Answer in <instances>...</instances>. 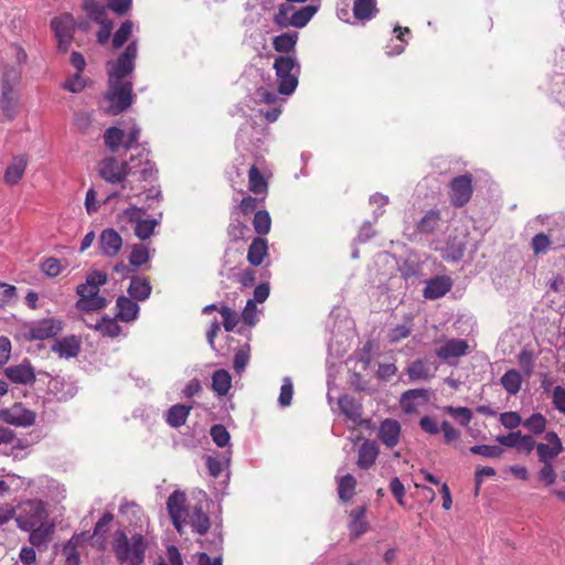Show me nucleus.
<instances>
[{
  "label": "nucleus",
  "instance_id": "obj_1",
  "mask_svg": "<svg viewBox=\"0 0 565 565\" xmlns=\"http://www.w3.org/2000/svg\"><path fill=\"white\" fill-rule=\"evenodd\" d=\"M111 545L119 564L141 565L145 562L148 544L142 534L135 533L129 539L125 531L118 530Z\"/></svg>",
  "mask_w": 565,
  "mask_h": 565
},
{
  "label": "nucleus",
  "instance_id": "obj_2",
  "mask_svg": "<svg viewBox=\"0 0 565 565\" xmlns=\"http://www.w3.org/2000/svg\"><path fill=\"white\" fill-rule=\"evenodd\" d=\"M107 282V274L100 270H94L86 277V281L76 288L79 299L76 301V308L81 311H96L107 306L105 297L99 295V287Z\"/></svg>",
  "mask_w": 565,
  "mask_h": 565
},
{
  "label": "nucleus",
  "instance_id": "obj_3",
  "mask_svg": "<svg viewBox=\"0 0 565 565\" xmlns=\"http://www.w3.org/2000/svg\"><path fill=\"white\" fill-rule=\"evenodd\" d=\"M352 387L353 373L347 365L340 367L329 381L328 397L332 399L337 395L340 414L348 424L353 422V398L348 393L341 394L340 391H350Z\"/></svg>",
  "mask_w": 565,
  "mask_h": 565
},
{
  "label": "nucleus",
  "instance_id": "obj_4",
  "mask_svg": "<svg viewBox=\"0 0 565 565\" xmlns=\"http://www.w3.org/2000/svg\"><path fill=\"white\" fill-rule=\"evenodd\" d=\"M274 70L276 72L278 92L281 95H290L298 86L300 65L296 58L289 55H279L275 58Z\"/></svg>",
  "mask_w": 565,
  "mask_h": 565
},
{
  "label": "nucleus",
  "instance_id": "obj_5",
  "mask_svg": "<svg viewBox=\"0 0 565 565\" xmlns=\"http://www.w3.org/2000/svg\"><path fill=\"white\" fill-rule=\"evenodd\" d=\"M136 158L131 156L130 162H118L115 158H106L99 162V175L109 183H121L129 175H135Z\"/></svg>",
  "mask_w": 565,
  "mask_h": 565
},
{
  "label": "nucleus",
  "instance_id": "obj_6",
  "mask_svg": "<svg viewBox=\"0 0 565 565\" xmlns=\"http://www.w3.org/2000/svg\"><path fill=\"white\" fill-rule=\"evenodd\" d=\"M109 89L107 99L109 100V113L118 115L130 107L132 103V84L126 81L108 79Z\"/></svg>",
  "mask_w": 565,
  "mask_h": 565
},
{
  "label": "nucleus",
  "instance_id": "obj_7",
  "mask_svg": "<svg viewBox=\"0 0 565 565\" xmlns=\"http://www.w3.org/2000/svg\"><path fill=\"white\" fill-rule=\"evenodd\" d=\"M49 519L47 511L42 501L29 500L21 504L15 518L18 526L23 531H30Z\"/></svg>",
  "mask_w": 565,
  "mask_h": 565
},
{
  "label": "nucleus",
  "instance_id": "obj_8",
  "mask_svg": "<svg viewBox=\"0 0 565 565\" xmlns=\"http://www.w3.org/2000/svg\"><path fill=\"white\" fill-rule=\"evenodd\" d=\"M138 47L137 41H131L125 51L111 63L108 70L109 79L124 81L135 70V61L137 58ZM110 65V63L108 64Z\"/></svg>",
  "mask_w": 565,
  "mask_h": 565
},
{
  "label": "nucleus",
  "instance_id": "obj_9",
  "mask_svg": "<svg viewBox=\"0 0 565 565\" xmlns=\"http://www.w3.org/2000/svg\"><path fill=\"white\" fill-rule=\"evenodd\" d=\"M472 193V174L469 172L455 177L449 183V201L454 207H463Z\"/></svg>",
  "mask_w": 565,
  "mask_h": 565
},
{
  "label": "nucleus",
  "instance_id": "obj_10",
  "mask_svg": "<svg viewBox=\"0 0 565 565\" xmlns=\"http://www.w3.org/2000/svg\"><path fill=\"white\" fill-rule=\"evenodd\" d=\"M51 28L57 39L58 50L64 53L67 52L75 33V20L73 15L64 13L60 17H55L51 21Z\"/></svg>",
  "mask_w": 565,
  "mask_h": 565
},
{
  "label": "nucleus",
  "instance_id": "obj_11",
  "mask_svg": "<svg viewBox=\"0 0 565 565\" xmlns=\"http://www.w3.org/2000/svg\"><path fill=\"white\" fill-rule=\"evenodd\" d=\"M0 419L17 427H30L35 423L36 414L15 403L10 408L0 412Z\"/></svg>",
  "mask_w": 565,
  "mask_h": 565
},
{
  "label": "nucleus",
  "instance_id": "obj_12",
  "mask_svg": "<svg viewBox=\"0 0 565 565\" xmlns=\"http://www.w3.org/2000/svg\"><path fill=\"white\" fill-rule=\"evenodd\" d=\"M63 327V321L58 319L47 318L40 320L30 328V338L33 340H46L60 333Z\"/></svg>",
  "mask_w": 565,
  "mask_h": 565
},
{
  "label": "nucleus",
  "instance_id": "obj_13",
  "mask_svg": "<svg viewBox=\"0 0 565 565\" xmlns=\"http://www.w3.org/2000/svg\"><path fill=\"white\" fill-rule=\"evenodd\" d=\"M452 280L447 275H437L426 280V287L423 290V296L429 300H436L444 297L451 290Z\"/></svg>",
  "mask_w": 565,
  "mask_h": 565
},
{
  "label": "nucleus",
  "instance_id": "obj_14",
  "mask_svg": "<svg viewBox=\"0 0 565 565\" xmlns=\"http://www.w3.org/2000/svg\"><path fill=\"white\" fill-rule=\"evenodd\" d=\"M467 248L465 235H449L446 239L443 258L447 262L458 263L463 258Z\"/></svg>",
  "mask_w": 565,
  "mask_h": 565
},
{
  "label": "nucleus",
  "instance_id": "obj_15",
  "mask_svg": "<svg viewBox=\"0 0 565 565\" xmlns=\"http://www.w3.org/2000/svg\"><path fill=\"white\" fill-rule=\"evenodd\" d=\"M136 158L135 166L136 171L135 175H131L136 181H150L153 180L157 174V169L154 163L148 158V151L145 149L140 150Z\"/></svg>",
  "mask_w": 565,
  "mask_h": 565
},
{
  "label": "nucleus",
  "instance_id": "obj_16",
  "mask_svg": "<svg viewBox=\"0 0 565 565\" xmlns=\"http://www.w3.org/2000/svg\"><path fill=\"white\" fill-rule=\"evenodd\" d=\"M401 430L402 427L398 420L386 418L381 423L379 438L387 448H393L399 441Z\"/></svg>",
  "mask_w": 565,
  "mask_h": 565
},
{
  "label": "nucleus",
  "instance_id": "obj_17",
  "mask_svg": "<svg viewBox=\"0 0 565 565\" xmlns=\"http://www.w3.org/2000/svg\"><path fill=\"white\" fill-rule=\"evenodd\" d=\"M4 373L13 383L26 385L32 384L35 381L34 369L26 360L18 365L7 367Z\"/></svg>",
  "mask_w": 565,
  "mask_h": 565
},
{
  "label": "nucleus",
  "instance_id": "obj_18",
  "mask_svg": "<svg viewBox=\"0 0 565 565\" xmlns=\"http://www.w3.org/2000/svg\"><path fill=\"white\" fill-rule=\"evenodd\" d=\"M26 167L28 157L25 154L14 156L4 171L3 182L11 186L18 184L22 180Z\"/></svg>",
  "mask_w": 565,
  "mask_h": 565
},
{
  "label": "nucleus",
  "instance_id": "obj_19",
  "mask_svg": "<svg viewBox=\"0 0 565 565\" xmlns=\"http://www.w3.org/2000/svg\"><path fill=\"white\" fill-rule=\"evenodd\" d=\"M55 530V523L50 521L49 519L41 523L40 525H35L31 529L29 541L32 546L41 547L46 546V544L52 540Z\"/></svg>",
  "mask_w": 565,
  "mask_h": 565
},
{
  "label": "nucleus",
  "instance_id": "obj_20",
  "mask_svg": "<svg viewBox=\"0 0 565 565\" xmlns=\"http://www.w3.org/2000/svg\"><path fill=\"white\" fill-rule=\"evenodd\" d=\"M99 244L103 254L114 257L122 247V238L114 228H106L100 234Z\"/></svg>",
  "mask_w": 565,
  "mask_h": 565
},
{
  "label": "nucleus",
  "instance_id": "obj_21",
  "mask_svg": "<svg viewBox=\"0 0 565 565\" xmlns=\"http://www.w3.org/2000/svg\"><path fill=\"white\" fill-rule=\"evenodd\" d=\"M440 222V210L431 209L416 222L415 232L420 235H433L438 230Z\"/></svg>",
  "mask_w": 565,
  "mask_h": 565
},
{
  "label": "nucleus",
  "instance_id": "obj_22",
  "mask_svg": "<svg viewBox=\"0 0 565 565\" xmlns=\"http://www.w3.org/2000/svg\"><path fill=\"white\" fill-rule=\"evenodd\" d=\"M469 352V344L462 339H450L437 349L436 354L439 359L447 361L450 358H460Z\"/></svg>",
  "mask_w": 565,
  "mask_h": 565
},
{
  "label": "nucleus",
  "instance_id": "obj_23",
  "mask_svg": "<svg viewBox=\"0 0 565 565\" xmlns=\"http://www.w3.org/2000/svg\"><path fill=\"white\" fill-rule=\"evenodd\" d=\"M417 398H420L423 404L427 403L429 401V391L426 388H412L402 394L399 403L405 414L417 413V407L414 403Z\"/></svg>",
  "mask_w": 565,
  "mask_h": 565
},
{
  "label": "nucleus",
  "instance_id": "obj_24",
  "mask_svg": "<svg viewBox=\"0 0 565 565\" xmlns=\"http://www.w3.org/2000/svg\"><path fill=\"white\" fill-rule=\"evenodd\" d=\"M52 351L57 353L60 358H75L81 351V341L75 335L65 337L52 345Z\"/></svg>",
  "mask_w": 565,
  "mask_h": 565
},
{
  "label": "nucleus",
  "instance_id": "obj_25",
  "mask_svg": "<svg viewBox=\"0 0 565 565\" xmlns=\"http://www.w3.org/2000/svg\"><path fill=\"white\" fill-rule=\"evenodd\" d=\"M118 312L116 318L124 322H130L137 319L139 306L131 298L119 296L116 301Z\"/></svg>",
  "mask_w": 565,
  "mask_h": 565
},
{
  "label": "nucleus",
  "instance_id": "obj_26",
  "mask_svg": "<svg viewBox=\"0 0 565 565\" xmlns=\"http://www.w3.org/2000/svg\"><path fill=\"white\" fill-rule=\"evenodd\" d=\"M380 448L376 441L365 440L360 449L358 461L355 462L361 469H369L374 465L376 457L379 456Z\"/></svg>",
  "mask_w": 565,
  "mask_h": 565
},
{
  "label": "nucleus",
  "instance_id": "obj_27",
  "mask_svg": "<svg viewBox=\"0 0 565 565\" xmlns=\"http://www.w3.org/2000/svg\"><path fill=\"white\" fill-rule=\"evenodd\" d=\"M188 523L191 525L193 531L199 535H205L210 527L211 521L209 515L203 511L201 505H195L191 513L188 514Z\"/></svg>",
  "mask_w": 565,
  "mask_h": 565
},
{
  "label": "nucleus",
  "instance_id": "obj_28",
  "mask_svg": "<svg viewBox=\"0 0 565 565\" xmlns=\"http://www.w3.org/2000/svg\"><path fill=\"white\" fill-rule=\"evenodd\" d=\"M19 94L15 89H1L0 106L3 115L12 120L17 116Z\"/></svg>",
  "mask_w": 565,
  "mask_h": 565
},
{
  "label": "nucleus",
  "instance_id": "obj_29",
  "mask_svg": "<svg viewBox=\"0 0 565 565\" xmlns=\"http://www.w3.org/2000/svg\"><path fill=\"white\" fill-rule=\"evenodd\" d=\"M151 290L152 287L148 278L135 276L130 280L128 294L132 299L143 301L149 298Z\"/></svg>",
  "mask_w": 565,
  "mask_h": 565
},
{
  "label": "nucleus",
  "instance_id": "obj_30",
  "mask_svg": "<svg viewBox=\"0 0 565 565\" xmlns=\"http://www.w3.org/2000/svg\"><path fill=\"white\" fill-rule=\"evenodd\" d=\"M186 495L181 490H174L167 500V510L171 519H177L178 515H185Z\"/></svg>",
  "mask_w": 565,
  "mask_h": 565
},
{
  "label": "nucleus",
  "instance_id": "obj_31",
  "mask_svg": "<svg viewBox=\"0 0 565 565\" xmlns=\"http://www.w3.org/2000/svg\"><path fill=\"white\" fill-rule=\"evenodd\" d=\"M267 241L263 237H255L247 252V260L252 266H259L267 255Z\"/></svg>",
  "mask_w": 565,
  "mask_h": 565
},
{
  "label": "nucleus",
  "instance_id": "obj_32",
  "mask_svg": "<svg viewBox=\"0 0 565 565\" xmlns=\"http://www.w3.org/2000/svg\"><path fill=\"white\" fill-rule=\"evenodd\" d=\"M191 409V406L175 404L168 409L166 420L171 427L179 428L185 424Z\"/></svg>",
  "mask_w": 565,
  "mask_h": 565
},
{
  "label": "nucleus",
  "instance_id": "obj_33",
  "mask_svg": "<svg viewBox=\"0 0 565 565\" xmlns=\"http://www.w3.org/2000/svg\"><path fill=\"white\" fill-rule=\"evenodd\" d=\"M379 11L376 0H355V20L370 21Z\"/></svg>",
  "mask_w": 565,
  "mask_h": 565
},
{
  "label": "nucleus",
  "instance_id": "obj_34",
  "mask_svg": "<svg viewBox=\"0 0 565 565\" xmlns=\"http://www.w3.org/2000/svg\"><path fill=\"white\" fill-rule=\"evenodd\" d=\"M232 387V377L226 370H217L212 375V390L218 395L224 396Z\"/></svg>",
  "mask_w": 565,
  "mask_h": 565
},
{
  "label": "nucleus",
  "instance_id": "obj_35",
  "mask_svg": "<svg viewBox=\"0 0 565 565\" xmlns=\"http://www.w3.org/2000/svg\"><path fill=\"white\" fill-rule=\"evenodd\" d=\"M248 189L254 194L266 193L268 189L267 181L255 164H253L248 171Z\"/></svg>",
  "mask_w": 565,
  "mask_h": 565
},
{
  "label": "nucleus",
  "instance_id": "obj_36",
  "mask_svg": "<svg viewBox=\"0 0 565 565\" xmlns=\"http://www.w3.org/2000/svg\"><path fill=\"white\" fill-rule=\"evenodd\" d=\"M318 11L317 6H306L295 11L288 19L287 24L295 28H303Z\"/></svg>",
  "mask_w": 565,
  "mask_h": 565
},
{
  "label": "nucleus",
  "instance_id": "obj_37",
  "mask_svg": "<svg viewBox=\"0 0 565 565\" xmlns=\"http://www.w3.org/2000/svg\"><path fill=\"white\" fill-rule=\"evenodd\" d=\"M89 328L98 331L103 337L116 338L121 333V327L116 319L103 317L95 326L88 324Z\"/></svg>",
  "mask_w": 565,
  "mask_h": 565
},
{
  "label": "nucleus",
  "instance_id": "obj_38",
  "mask_svg": "<svg viewBox=\"0 0 565 565\" xmlns=\"http://www.w3.org/2000/svg\"><path fill=\"white\" fill-rule=\"evenodd\" d=\"M500 382L510 395H515L521 388L522 376L518 370L511 369L502 375Z\"/></svg>",
  "mask_w": 565,
  "mask_h": 565
},
{
  "label": "nucleus",
  "instance_id": "obj_39",
  "mask_svg": "<svg viewBox=\"0 0 565 565\" xmlns=\"http://www.w3.org/2000/svg\"><path fill=\"white\" fill-rule=\"evenodd\" d=\"M406 373H407L411 382H416L419 380L427 381L433 376L429 372V367L425 365V363L422 359L414 360L407 366Z\"/></svg>",
  "mask_w": 565,
  "mask_h": 565
},
{
  "label": "nucleus",
  "instance_id": "obj_40",
  "mask_svg": "<svg viewBox=\"0 0 565 565\" xmlns=\"http://www.w3.org/2000/svg\"><path fill=\"white\" fill-rule=\"evenodd\" d=\"M297 39V33H282L274 38L273 46L277 52L288 54L295 50Z\"/></svg>",
  "mask_w": 565,
  "mask_h": 565
},
{
  "label": "nucleus",
  "instance_id": "obj_41",
  "mask_svg": "<svg viewBox=\"0 0 565 565\" xmlns=\"http://www.w3.org/2000/svg\"><path fill=\"white\" fill-rule=\"evenodd\" d=\"M443 412L456 418L461 426H468L472 419V411L465 406L447 405L443 407Z\"/></svg>",
  "mask_w": 565,
  "mask_h": 565
},
{
  "label": "nucleus",
  "instance_id": "obj_42",
  "mask_svg": "<svg viewBox=\"0 0 565 565\" xmlns=\"http://www.w3.org/2000/svg\"><path fill=\"white\" fill-rule=\"evenodd\" d=\"M253 226L257 234L266 235L271 227V218L266 210H258L254 214Z\"/></svg>",
  "mask_w": 565,
  "mask_h": 565
},
{
  "label": "nucleus",
  "instance_id": "obj_43",
  "mask_svg": "<svg viewBox=\"0 0 565 565\" xmlns=\"http://www.w3.org/2000/svg\"><path fill=\"white\" fill-rule=\"evenodd\" d=\"M125 132L117 127L108 128L104 134L105 145L113 151H117L120 145L124 146Z\"/></svg>",
  "mask_w": 565,
  "mask_h": 565
},
{
  "label": "nucleus",
  "instance_id": "obj_44",
  "mask_svg": "<svg viewBox=\"0 0 565 565\" xmlns=\"http://www.w3.org/2000/svg\"><path fill=\"white\" fill-rule=\"evenodd\" d=\"M522 425L534 435H541L545 431L547 420L541 413H533L529 418L523 420Z\"/></svg>",
  "mask_w": 565,
  "mask_h": 565
},
{
  "label": "nucleus",
  "instance_id": "obj_45",
  "mask_svg": "<svg viewBox=\"0 0 565 565\" xmlns=\"http://www.w3.org/2000/svg\"><path fill=\"white\" fill-rule=\"evenodd\" d=\"M83 9L95 22H102L106 18V7L96 0H83Z\"/></svg>",
  "mask_w": 565,
  "mask_h": 565
},
{
  "label": "nucleus",
  "instance_id": "obj_46",
  "mask_svg": "<svg viewBox=\"0 0 565 565\" xmlns=\"http://www.w3.org/2000/svg\"><path fill=\"white\" fill-rule=\"evenodd\" d=\"M20 79L21 71L18 67L13 65L6 66L1 77V89H14V86L20 83Z\"/></svg>",
  "mask_w": 565,
  "mask_h": 565
},
{
  "label": "nucleus",
  "instance_id": "obj_47",
  "mask_svg": "<svg viewBox=\"0 0 565 565\" xmlns=\"http://www.w3.org/2000/svg\"><path fill=\"white\" fill-rule=\"evenodd\" d=\"M472 455H479L486 458L495 459L500 458L504 449L498 445H475L469 448Z\"/></svg>",
  "mask_w": 565,
  "mask_h": 565
},
{
  "label": "nucleus",
  "instance_id": "obj_48",
  "mask_svg": "<svg viewBox=\"0 0 565 565\" xmlns=\"http://www.w3.org/2000/svg\"><path fill=\"white\" fill-rule=\"evenodd\" d=\"M149 258L148 247L142 244H135L129 256V265L132 267H140L148 263Z\"/></svg>",
  "mask_w": 565,
  "mask_h": 565
},
{
  "label": "nucleus",
  "instance_id": "obj_49",
  "mask_svg": "<svg viewBox=\"0 0 565 565\" xmlns=\"http://www.w3.org/2000/svg\"><path fill=\"white\" fill-rule=\"evenodd\" d=\"M134 23L130 20H126L121 23L119 29L113 36V46L115 49L121 47L129 39L132 33Z\"/></svg>",
  "mask_w": 565,
  "mask_h": 565
},
{
  "label": "nucleus",
  "instance_id": "obj_50",
  "mask_svg": "<svg viewBox=\"0 0 565 565\" xmlns=\"http://www.w3.org/2000/svg\"><path fill=\"white\" fill-rule=\"evenodd\" d=\"M157 225L158 221L154 218H142V221L135 226V235L141 241H146L153 234Z\"/></svg>",
  "mask_w": 565,
  "mask_h": 565
},
{
  "label": "nucleus",
  "instance_id": "obj_51",
  "mask_svg": "<svg viewBox=\"0 0 565 565\" xmlns=\"http://www.w3.org/2000/svg\"><path fill=\"white\" fill-rule=\"evenodd\" d=\"M339 498L343 501H350L353 498V477L348 473L339 480Z\"/></svg>",
  "mask_w": 565,
  "mask_h": 565
},
{
  "label": "nucleus",
  "instance_id": "obj_52",
  "mask_svg": "<svg viewBox=\"0 0 565 565\" xmlns=\"http://www.w3.org/2000/svg\"><path fill=\"white\" fill-rule=\"evenodd\" d=\"M249 228L248 226L239 221V220H233L228 226H227V235L232 241H239L244 239L245 235L248 233Z\"/></svg>",
  "mask_w": 565,
  "mask_h": 565
},
{
  "label": "nucleus",
  "instance_id": "obj_53",
  "mask_svg": "<svg viewBox=\"0 0 565 565\" xmlns=\"http://www.w3.org/2000/svg\"><path fill=\"white\" fill-rule=\"evenodd\" d=\"M218 312L223 317V326L227 332H231L239 322L238 315L227 306H221Z\"/></svg>",
  "mask_w": 565,
  "mask_h": 565
},
{
  "label": "nucleus",
  "instance_id": "obj_54",
  "mask_svg": "<svg viewBox=\"0 0 565 565\" xmlns=\"http://www.w3.org/2000/svg\"><path fill=\"white\" fill-rule=\"evenodd\" d=\"M211 437L216 446L225 447L230 441V433L225 428V426L217 424L212 426L211 428Z\"/></svg>",
  "mask_w": 565,
  "mask_h": 565
},
{
  "label": "nucleus",
  "instance_id": "obj_55",
  "mask_svg": "<svg viewBox=\"0 0 565 565\" xmlns=\"http://www.w3.org/2000/svg\"><path fill=\"white\" fill-rule=\"evenodd\" d=\"M65 555L64 565H79V553L77 551V543L72 537L63 548Z\"/></svg>",
  "mask_w": 565,
  "mask_h": 565
},
{
  "label": "nucleus",
  "instance_id": "obj_56",
  "mask_svg": "<svg viewBox=\"0 0 565 565\" xmlns=\"http://www.w3.org/2000/svg\"><path fill=\"white\" fill-rule=\"evenodd\" d=\"M17 298V288L7 282H0V307H6L14 302Z\"/></svg>",
  "mask_w": 565,
  "mask_h": 565
},
{
  "label": "nucleus",
  "instance_id": "obj_57",
  "mask_svg": "<svg viewBox=\"0 0 565 565\" xmlns=\"http://www.w3.org/2000/svg\"><path fill=\"white\" fill-rule=\"evenodd\" d=\"M550 244H551L550 236L543 232L534 235L531 241V247L533 249L534 255L544 253L548 248Z\"/></svg>",
  "mask_w": 565,
  "mask_h": 565
},
{
  "label": "nucleus",
  "instance_id": "obj_58",
  "mask_svg": "<svg viewBox=\"0 0 565 565\" xmlns=\"http://www.w3.org/2000/svg\"><path fill=\"white\" fill-rule=\"evenodd\" d=\"M518 361L525 375L530 376L534 369L533 352L527 349H522L518 355Z\"/></svg>",
  "mask_w": 565,
  "mask_h": 565
},
{
  "label": "nucleus",
  "instance_id": "obj_59",
  "mask_svg": "<svg viewBox=\"0 0 565 565\" xmlns=\"http://www.w3.org/2000/svg\"><path fill=\"white\" fill-rule=\"evenodd\" d=\"M500 423L510 430L515 429L520 426L523 420L521 415L518 412H504L500 414Z\"/></svg>",
  "mask_w": 565,
  "mask_h": 565
},
{
  "label": "nucleus",
  "instance_id": "obj_60",
  "mask_svg": "<svg viewBox=\"0 0 565 565\" xmlns=\"http://www.w3.org/2000/svg\"><path fill=\"white\" fill-rule=\"evenodd\" d=\"M42 271L49 277H56L61 274V262L55 257H49L41 264Z\"/></svg>",
  "mask_w": 565,
  "mask_h": 565
},
{
  "label": "nucleus",
  "instance_id": "obj_61",
  "mask_svg": "<svg viewBox=\"0 0 565 565\" xmlns=\"http://www.w3.org/2000/svg\"><path fill=\"white\" fill-rule=\"evenodd\" d=\"M294 386L290 379H285L280 387L279 404L284 407L289 406L292 401Z\"/></svg>",
  "mask_w": 565,
  "mask_h": 565
},
{
  "label": "nucleus",
  "instance_id": "obj_62",
  "mask_svg": "<svg viewBox=\"0 0 565 565\" xmlns=\"http://www.w3.org/2000/svg\"><path fill=\"white\" fill-rule=\"evenodd\" d=\"M556 472L553 463H543V467L539 470L537 478L546 486H552L556 481Z\"/></svg>",
  "mask_w": 565,
  "mask_h": 565
},
{
  "label": "nucleus",
  "instance_id": "obj_63",
  "mask_svg": "<svg viewBox=\"0 0 565 565\" xmlns=\"http://www.w3.org/2000/svg\"><path fill=\"white\" fill-rule=\"evenodd\" d=\"M390 490H391L393 497L395 498L396 502L399 505L404 507L405 505V501H404L405 487L398 477L392 478V480L390 482Z\"/></svg>",
  "mask_w": 565,
  "mask_h": 565
},
{
  "label": "nucleus",
  "instance_id": "obj_64",
  "mask_svg": "<svg viewBox=\"0 0 565 565\" xmlns=\"http://www.w3.org/2000/svg\"><path fill=\"white\" fill-rule=\"evenodd\" d=\"M553 405L559 412L565 414V387L556 386L553 391Z\"/></svg>",
  "mask_w": 565,
  "mask_h": 565
}]
</instances>
